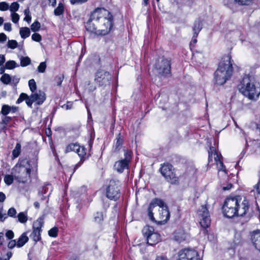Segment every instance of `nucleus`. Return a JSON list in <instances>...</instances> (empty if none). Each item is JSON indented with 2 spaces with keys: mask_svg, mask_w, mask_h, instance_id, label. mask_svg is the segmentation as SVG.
Returning <instances> with one entry per match:
<instances>
[{
  "mask_svg": "<svg viewBox=\"0 0 260 260\" xmlns=\"http://www.w3.org/2000/svg\"><path fill=\"white\" fill-rule=\"evenodd\" d=\"M113 16L104 8L95 9L86 23L85 27L88 31L96 35L105 36L109 34L113 26Z\"/></svg>",
  "mask_w": 260,
  "mask_h": 260,
  "instance_id": "1",
  "label": "nucleus"
},
{
  "mask_svg": "<svg viewBox=\"0 0 260 260\" xmlns=\"http://www.w3.org/2000/svg\"><path fill=\"white\" fill-rule=\"evenodd\" d=\"M238 88L240 93L250 100L255 101L259 96L260 87L254 77L249 75L243 78Z\"/></svg>",
  "mask_w": 260,
  "mask_h": 260,
  "instance_id": "2",
  "label": "nucleus"
},
{
  "mask_svg": "<svg viewBox=\"0 0 260 260\" xmlns=\"http://www.w3.org/2000/svg\"><path fill=\"white\" fill-rule=\"evenodd\" d=\"M231 57L228 55L224 57L219 63L218 67L214 73V82L218 85L224 84L233 74V67Z\"/></svg>",
  "mask_w": 260,
  "mask_h": 260,
  "instance_id": "3",
  "label": "nucleus"
},
{
  "mask_svg": "<svg viewBox=\"0 0 260 260\" xmlns=\"http://www.w3.org/2000/svg\"><path fill=\"white\" fill-rule=\"evenodd\" d=\"M31 168L29 161L26 159H19L12 169V174L18 182L25 183L30 179Z\"/></svg>",
  "mask_w": 260,
  "mask_h": 260,
  "instance_id": "4",
  "label": "nucleus"
},
{
  "mask_svg": "<svg viewBox=\"0 0 260 260\" xmlns=\"http://www.w3.org/2000/svg\"><path fill=\"white\" fill-rule=\"evenodd\" d=\"M237 205L238 203L237 196L227 198L222 207L223 213L224 216L228 218L237 216Z\"/></svg>",
  "mask_w": 260,
  "mask_h": 260,
  "instance_id": "5",
  "label": "nucleus"
},
{
  "mask_svg": "<svg viewBox=\"0 0 260 260\" xmlns=\"http://www.w3.org/2000/svg\"><path fill=\"white\" fill-rule=\"evenodd\" d=\"M120 182L118 180H111L106 188L107 197L112 200H118L120 196Z\"/></svg>",
  "mask_w": 260,
  "mask_h": 260,
  "instance_id": "6",
  "label": "nucleus"
},
{
  "mask_svg": "<svg viewBox=\"0 0 260 260\" xmlns=\"http://www.w3.org/2000/svg\"><path fill=\"white\" fill-rule=\"evenodd\" d=\"M155 74L158 77H165L171 72L170 61L167 59L158 60L155 63L154 70Z\"/></svg>",
  "mask_w": 260,
  "mask_h": 260,
  "instance_id": "7",
  "label": "nucleus"
},
{
  "mask_svg": "<svg viewBox=\"0 0 260 260\" xmlns=\"http://www.w3.org/2000/svg\"><path fill=\"white\" fill-rule=\"evenodd\" d=\"M154 231L153 227L149 225L145 226L142 230L143 235L146 237L147 243L149 245H155L160 241V235Z\"/></svg>",
  "mask_w": 260,
  "mask_h": 260,
  "instance_id": "8",
  "label": "nucleus"
},
{
  "mask_svg": "<svg viewBox=\"0 0 260 260\" xmlns=\"http://www.w3.org/2000/svg\"><path fill=\"white\" fill-rule=\"evenodd\" d=\"M198 214L201 225L204 229L208 228L211 223V219L207 205H202L198 210Z\"/></svg>",
  "mask_w": 260,
  "mask_h": 260,
  "instance_id": "9",
  "label": "nucleus"
},
{
  "mask_svg": "<svg viewBox=\"0 0 260 260\" xmlns=\"http://www.w3.org/2000/svg\"><path fill=\"white\" fill-rule=\"evenodd\" d=\"M112 76L109 72L104 70H98L95 76L94 81L99 86H106L110 84Z\"/></svg>",
  "mask_w": 260,
  "mask_h": 260,
  "instance_id": "10",
  "label": "nucleus"
},
{
  "mask_svg": "<svg viewBox=\"0 0 260 260\" xmlns=\"http://www.w3.org/2000/svg\"><path fill=\"white\" fill-rule=\"evenodd\" d=\"M159 171L161 175L171 183H174L177 181V178L174 172V168L172 165L164 164L161 165Z\"/></svg>",
  "mask_w": 260,
  "mask_h": 260,
  "instance_id": "11",
  "label": "nucleus"
},
{
  "mask_svg": "<svg viewBox=\"0 0 260 260\" xmlns=\"http://www.w3.org/2000/svg\"><path fill=\"white\" fill-rule=\"evenodd\" d=\"M124 155V159L116 161L114 165L115 169L119 173H122L124 169L128 168V164L132 159V152L125 150Z\"/></svg>",
  "mask_w": 260,
  "mask_h": 260,
  "instance_id": "12",
  "label": "nucleus"
},
{
  "mask_svg": "<svg viewBox=\"0 0 260 260\" xmlns=\"http://www.w3.org/2000/svg\"><path fill=\"white\" fill-rule=\"evenodd\" d=\"M44 223L43 218L40 217L33 223V230L30 237L36 242L41 239V233L42 231V228L44 226Z\"/></svg>",
  "mask_w": 260,
  "mask_h": 260,
  "instance_id": "13",
  "label": "nucleus"
},
{
  "mask_svg": "<svg viewBox=\"0 0 260 260\" xmlns=\"http://www.w3.org/2000/svg\"><path fill=\"white\" fill-rule=\"evenodd\" d=\"M177 260H200V259L198 252L196 250L186 248L179 251Z\"/></svg>",
  "mask_w": 260,
  "mask_h": 260,
  "instance_id": "14",
  "label": "nucleus"
},
{
  "mask_svg": "<svg viewBox=\"0 0 260 260\" xmlns=\"http://www.w3.org/2000/svg\"><path fill=\"white\" fill-rule=\"evenodd\" d=\"M209 157L208 161L209 162L212 161L213 157H214V161L217 164V167L219 171H222L225 172V168L223 165L222 161V156L220 154L216 151V149L213 147H210V149L208 151Z\"/></svg>",
  "mask_w": 260,
  "mask_h": 260,
  "instance_id": "15",
  "label": "nucleus"
},
{
  "mask_svg": "<svg viewBox=\"0 0 260 260\" xmlns=\"http://www.w3.org/2000/svg\"><path fill=\"white\" fill-rule=\"evenodd\" d=\"M238 205H237V216H243L248 213L249 209V201L245 198L237 196Z\"/></svg>",
  "mask_w": 260,
  "mask_h": 260,
  "instance_id": "16",
  "label": "nucleus"
},
{
  "mask_svg": "<svg viewBox=\"0 0 260 260\" xmlns=\"http://www.w3.org/2000/svg\"><path fill=\"white\" fill-rule=\"evenodd\" d=\"M251 240L253 245L260 252V231H254L251 235Z\"/></svg>",
  "mask_w": 260,
  "mask_h": 260,
  "instance_id": "17",
  "label": "nucleus"
},
{
  "mask_svg": "<svg viewBox=\"0 0 260 260\" xmlns=\"http://www.w3.org/2000/svg\"><path fill=\"white\" fill-rule=\"evenodd\" d=\"M31 94L34 97L35 102L39 105L42 104L46 99L45 93L40 90Z\"/></svg>",
  "mask_w": 260,
  "mask_h": 260,
  "instance_id": "18",
  "label": "nucleus"
},
{
  "mask_svg": "<svg viewBox=\"0 0 260 260\" xmlns=\"http://www.w3.org/2000/svg\"><path fill=\"white\" fill-rule=\"evenodd\" d=\"M18 110V107L16 106H10L8 105H4L2 106L1 113L4 116L7 115L10 113H14Z\"/></svg>",
  "mask_w": 260,
  "mask_h": 260,
  "instance_id": "19",
  "label": "nucleus"
},
{
  "mask_svg": "<svg viewBox=\"0 0 260 260\" xmlns=\"http://www.w3.org/2000/svg\"><path fill=\"white\" fill-rule=\"evenodd\" d=\"M160 214V218L163 221H167L170 218V212L168 207H165L160 210H159Z\"/></svg>",
  "mask_w": 260,
  "mask_h": 260,
  "instance_id": "20",
  "label": "nucleus"
},
{
  "mask_svg": "<svg viewBox=\"0 0 260 260\" xmlns=\"http://www.w3.org/2000/svg\"><path fill=\"white\" fill-rule=\"evenodd\" d=\"M28 237L26 235V233H23L18 238L17 241V247H21L28 241Z\"/></svg>",
  "mask_w": 260,
  "mask_h": 260,
  "instance_id": "21",
  "label": "nucleus"
},
{
  "mask_svg": "<svg viewBox=\"0 0 260 260\" xmlns=\"http://www.w3.org/2000/svg\"><path fill=\"white\" fill-rule=\"evenodd\" d=\"M202 29V24L201 21L197 20L194 22L193 27V34L195 37H198L199 32Z\"/></svg>",
  "mask_w": 260,
  "mask_h": 260,
  "instance_id": "22",
  "label": "nucleus"
},
{
  "mask_svg": "<svg viewBox=\"0 0 260 260\" xmlns=\"http://www.w3.org/2000/svg\"><path fill=\"white\" fill-rule=\"evenodd\" d=\"M123 144V139L121 137V135L119 133L116 139V142L114 144L113 148L115 151H118L121 148Z\"/></svg>",
  "mask_w": 260,
  "mask_h": 260,
  "instance_id": "23",
  "label": "nucleus"
},
{
  "mask_svg": "<svg viewBox=\"0 0 260 260\" xmlns=\"http://www.w3.org/2000/svg\"><path fill=\"white\" fill-rule=\"evenodd\" d=\"M19 34L22 39H26L30 36V29L27 27H21L20 28Z\"/></svg>",
  "mask_w": 260,
  "mask_h": 260,
  "instance_id": "24",
  "label": "nucleus"
},
{
  "mask_svg": "<svg viewBox=\"0 0 260 260\" xmlns=\"http://www.w3.org/2000/svg\"><path fill=\"white\" fill-rule=\"evenodd\" d=\"M150 204H153L154 208L155 206H158L161 208V209L162 208H164L165 207H167L164 202L162 200L159 199H155Z\"/></svg>",
  "mask_w": 260,
  "mask_h": 260,
  "instance_id": "25",
  "label": "nucleus"
},
{
  "mask_svg": "<svg viewBox=\"0 0 260 260\" xmlns=\"http://www.w3.org/2000/svg\"><path fill=\"white\" fill-rule=\"evenodd\" d=\"M21 146L20 143H17L15 147L12 151V155L13 158H16L19 156L21 152Z\"/></svg>",
  "mask_w": 260,
  "mask_h": 260,
  "instance_id": "26",
  "label": "nucleus"
},
{
  "mask_svg": "<svg viewBox=\"0 0 260 260\" xmlns=\"http://www.w3.org/2000/svg\"><path fill=\"white\" fill-rule=\"evenodd\" d=\"M78 148H79V145L76 143H71L69 144L65 150V152L66 153L71 152V151H75L76 152L77 150H78Z\"/></svg>",
  "mask_w": 260,
  "mask_h": 260,
  "instance_id": "27",
  "label": "nucleus"
},
{
  "mask_svg": "<svg viewBox=\"0 0 260 260\" xmlns=\"http://www.w3.org/2000/svg\"><path fill=\"white\" fill-rule=\"evenodd\" d=\"M64 12V6L63 4L60 3L58 4L57 7L55 9L54 11V14L56 16H60Z\"/></svg>",
  "mask_w": 260,
  "mask_h": 260,
  "instance_id": "28",
  "label": "nucleus"
},
{
  "mask_svg": "<svg viewBox=\"0 0 260 260\" xmlns=\"http://www.w3.org/2000/svg\"><path fill=\"white\" fill-rule=\"evenodd\" d=\"M14 179H15L14 175L7 174L5 176L4 180L6 184L9 186L13 183Z\"/></svg>",
  "mask_w": 260,
  "mask_h": 260,
  "instance_id": "29",
  "label": "nucleus"
},
{
  "mask_svg": "<svg viewBox=\"0 0 260 260\" xmlns=\"http://www.w3.org/2000/svg\"><path fill=\"white\" fill-rule=\"evenodd\" d=\"M76 153L80 156L81 159H82L86 154V149L84 146H80L79 145V148H78V150H77Z\"/></svg>",
  "mask_w": 260,
  "mask_h": 260,
  "instance_id": "30",
  "label": "nucleus"
},
{
  "mask_svg": "<svg viewBox=\"0 0 260 260\" xmlns=\"http://www.w3.org/2000/svg\"><path fill=\"white\" fill-rule=\"evenodd\" d=\"M175 240L180 243L182 241H184L185 239V235L183 232H177L175 233L174 236Z\"/></svg>",
  "mask_w": 260,
  "mask_h": 260,
  "instance_id": "31",
  "label": "nucleus"
},
{
  "mask_svg": "<svg viewBox=\"0 0 260 260\" xmlns=\"http://www.w3.org/2000/svg\"><path fill=\"white\" fill-rule=\"evenodd\" d=\"M18 221L22 223L26 222L27 220V215L26 213L20 212L17 216Z\"/></svg>",
  "mask_w": 260,
  "mask_h": 260,
  "instance_id": "32",
  "label": "nucleus"
},
{
  "mask_svg": "<svg viewBox=\"0 0 260 260\" xmlns=\"http://www.w3.org/2000/svg\"><path fill=\"white\" fill-rule=\"evenodd\" d=\"M20 65L21 67H26L29 65L31 62V60L28 56L21 57L20 58Z\"/></svg>",
  "mask_w": 260,
  "mask_h": 260,
  "instance_id": "33",
  "label": "nucleus"
},
{
  "mask_svg": "<svg viewBox=\"0 0 260 260\" xmlns=\"http://www.w3.org/2000/svg\"><path fill=\"white\" fill-rule=\"evenodd\" d=\"M1 80L3 83L8 84L11 80V78L9 74H4L1 78Z\"/></svg>",
  "mask_w": 260,
  "mask_h": 260,
  "instance_id": "34",
  "label": "nucleus"
},
{
  "mask_svg": "<svg viewBox=\"0 0 260 260\" xmlns=\"http://www.w3.org/2000/svg\"><path fill=\"white\" fill-rule=\"evenodd\" d=\"M17 66L16 62L14 60L8 61L5 64V68L7 69H13Z\"/></svg>",
  "mask_w": 260,
  "mask_h": 260,
  "instance_id": "35",
  "label": "nucleus"
},
{
  "mask_svg": "<svg viewBox=\"0 0 260 260\" xmlns=\"http://www.w3.org/2000/svg\"><path fill=\"white\" fill-rule=\"evenodd\" d=\"M58 229L57 227H53L48 231V235L50 237L55 238L58 235Z\"/></svg>",
  "mask_w": 260,
  "mask_h": 260,
  "instance_id": "36",
  "label": "nucleus"
},
{
  "mask_svg": "<svg viewBox=\"0 0 260 260\" xmlns=\"http://www.w3.org/2000/svg\"><path fill=\"white\" fill-rule=\"evenodd\" d=\"M94 220L95 222L100 223L103 220V213L101 212H96L94 215Z\"/></svg>",
  "mask_w": 260,
  "mask_h": 260,
  "instance_id": "37",
  "label": "nucleus"
},
{
  "mask_svg": "<svg viewBox=\"0 0 260 260\" xmlns=\"http://www.w3.org/2000/svg\"><path fill=\"white\" fill-rule=\"evenodd\" d=\"M29 10L28 8H27L24 10V14L25 15V17L24 18V21H26L28 23H30L31 20V16L30 15Z\"/></svg>",
  "mask_w": 260,
  "mask_h": 260,
  "instance_id": "38",
  "label": "nucleus"
},
{
  "mask_svg": "<svg viewBox=\"0 0 260 260\" xmlns=\"http://www.w3.org/2000/svg\"><path fill=\"white\" fill-rule=\"evenodd\" d=\"M40 27H41V24L38 21H35L31 25V29L34 32L38 31L40 29Z\"/></svg>",
  "mask_w": 260,
  "mask_h": 260,
  "instance_id": "39",
  "label": "nucleus"
},
{
  "mask_svg": "<svg viewBox=\"0 0 260 260\" xmlns=\"http://www.w3.org/2000/svg\"><path fill=\"white\" fill-rule=\"evenodd\" d=\"M19 8V4L17 2H13L10 6V11L12 13H15L16 11H18Z\"/></svg>",
  "mask_w": 260,
  "mask_h": 260,
  "instance_id": "40",
  "label": "nucleus"
},
{
  "mask_svg": "<svg viewBox=\"0 0 260 260\" xmlns=\"http://www.w3.org/2000/svg\"><path fill=\"white\" fill-rule=\"evenodd\" d=\"M28 85L30 88V90L32 92H34L37 89V85L36 82L34 79H32L29 80L28 81Z\"/></svg>",
  "mask_w": 260,
  "mask_h": 260,
  "instance_id": "41",
  "label": "nucleus"
},
{
  "mask_svg": "<svg viewBox=\"0 0 260 260\" xmlns=\"http://www.w3.org/2000/svg\"><path fill=\"white\" fill-rule=\"evenodd\" d=\"M153 208H154L153 204H149L148 208V214L149 218L152 221H153L154 220V218L153 216V213L152 212Z\"/></svg>",
  "mask_w": 260,
  "mask_h": 260,
  "instance_id": "42",
  "label": "nucleus"
},
{
  "mask_svg": "<svg viewBox=\"0 0 260 260\" xmlns=\"http://www.w3.org/2000/svg\"><path fill=\"white\" fill-rule=\"evenodd\" d=\"M18 43L16 40H9L8 42V47L11 49H14L17 47Z\"/></svg>",
  "mask_w": 260,
  "mask_h": 260,
  "instance_id": "43",
  "label": "nucleus"
},
{
  "mask_svg": "<svg viewBox=\"0 0 260 260\" xmlns=\"http://www.w3.org/2000/svg\"><path fill=\"white\" fill-rule=\"evenodd\" d=\"M28 98V96L27 94L24 93H21L19 96V98L16 101V104H18L21 103L24 100H26V99Z\"/></svg>",
  "mask_w": 260,
  "mask_h": 260,
  "instance_id": "44",
  "label": "nucleus"
},
{
  "mask_svg": "<svg viewBox=\"0 0 260 260\" xmlns=\"http://www.w3.org/2000/svg\"><path fill=\"white\" fill-rule=\"evenodd\" d=\"M12 120V118L11 117L6 115L2 118L1 121L4 124V125L7 126L8 124Z\"/></svg>",
  "mask_w": 260,
  "mask_h": 260,
  "instance_id": "45",
  "label": "nucleus"
},
{
  "mask_svg": "<svg viewBox=\"0 0 260 260\" xmlns=\"http://www.w3.org/2000/svg\"><path fill=\"white\" fill-rule=\"evenodd\" d=\"M46 68V62H42L40 63L39 66L38 67V71L40 73H44L45 71Z\"/></svg>",
  "mask_w": 260,
  "mask_h": 260,
  "instance_id": "46",
  "label": "nucleus"
},
{
  "mask_svg": "<svg viewBox=\"0 0 260 260\" xmlns=\"http://www.w3.org/2000/svg\"><path fill=\"white\" fill-rule=\"evenodd\" d=\"M253 0H235L236 3L240 5H248Z\"/></svg>",
  "mask_w": 260,
  "mask_h": 260,
  "instance_id": "47",
  "label": "nucleus"
},
{
  "mask_svg": "<svg viewBox=\"0 0 260 260\" xmlns=\"http://www.w3.org/2000/svg\"><path fill=\"white\" fill-rule=\"evenodd\" d=\"M63 78H64V76L62 74L59 75L55 77V80L57 85H58V86L61 85L62 82L63 80Z\"/></svg>",
  "mask_w": 260,
  "mask_h": 260,
  "instance_id": "48",
  "label": "nucleus"
},
{
  "mask_svg": "<svg viewBox=\"0 0 260 260\" xmlns=\"http://www.w3.org/2000/svg\"><path fill=\"white\" fill-rule=\"evenodd\" d=\"M31 39L34 41L40 42L42 40V37L39 34L34 33L31 36Z\"/></svg>",
  "mask_w": 260,
  "mask_h": 260,
  "instance_id": "49",
  "label": "nucleus"
},
{
  "mask_svg": "<svg viewBox=\"0 0 260 260\" xmlns=\"http://www.w3.org/2000/svg\"><path fill=\"white\" fill-rule=\"evenodd\" d=\"M25 102H26V104H27V105L29 107H30V108L32 107V103L34 102H35V100L34 99V97L32 96V94H31L29 97L28 96V98L25 101Z\"/></svg>",
  "mask_w": 260,
  "mask_h": 260,
  "instance_id": "50",
  "label": "nucleus"
},
{
  "mask_svg": "<svg viewBox=\"0 0 260 260\" xmlns=\"http://www.w3.org/2000/svg\"><path fill=\"white\" fill-rule=\"evenodd\" d=\"M16 211L14 208L11 207L9 209L7 215L12 217H16Z\"/></svg>",
  "mask_w": 260,
  "mask_h": 260,
  "instance_id": "51",
  "label": "nucleus"
},
{
  "mask_svg": "<svg viewBox=\"0 0 260 260\" xmlns=\"http://www.w3.org/2000/svg\"><path fill=\"white\" fill-rule=\"evenodd\" d=\"M12 21L14 23H17L19 20V15L16 13H11Z\"/></svg>",
  "mask_w": 260,
  "mask_h": 260,
  "instance_id": "52",
  "label": "nucleus"
},
{
  "mask_svg": "<svg viewBox=\"0 0 260 260\" xmlns=\"http://www.w3.org/2000/svg\"><path fill=\"white\" fill-rule=\"evenodd\" d=\"M9 8V4L7 3L6 2H1L0 3V10L1 11H6L8 10Z\"/></svg>",
  "mask_w": 260,
  "mask_h": 260,
  "instance_id": "53",
  "label": "nucleus"
},
{
  "mask_svg": "<svg viewBox=\"0 0 260 260\" xmlns=\"http://www.w3.org/2000/svg\"><path fill=\"white\" fill-rule=\"evenodd\" d=\"M234 3H235V0H223L224 5L230 8L233 6Z\"/></svg>",
  "mask_w": 260,
  "mask_h": 260,
  "instance_id": "54",
  "label": "nucleus"
},
{
  "mask_svg": "<svg viewBox=\"0 0 260 260\" xmlns=\"http://www.w3.org/2000/svg\"><path fill=\"white\" fill-rule=\"evenodd\" d=\"M5 235L6 237L9 240L12 239L14 236V233L11 230L7 231Z\"/></svg>",
  "mask_w": 260,
  "mask_h": 260,
  "instance_id": "55",
  "label": "nucleus"
},
{
  "mask_svg": "<svg viewBox=\"0 0 260 260\" xmlns=\"http://www.w3.org/2000/svg\"><path fill=\"white\" fill-rule=\"evenodd\" d=\"M17 246V242L15 240H11L9 241L8 244V247L10 249H13Z\"/></svg>",
  "mask_w": 260,
  "mask_h": 260,
  "instance_id": "56",
  "label": "nucleus"
},
{
  "mask_svg": "<svg viewBox=\"0 0 260 260\" xmlns=\"http://www.w3.org/2000/svg\"><path fill=\"white\" fill-rule=\"evenodd\" d=\"M73 103L68 102L67 104L63 105L61 107L66 110H70L72 108Z\"/></svg>",
  "mask_w": 260,
  "mask_h": 260,
  "instance_id": "57",
  "label": "nucleus"
},
{
  "mask_svg": "<svg viewBox=\"0 0 260 260\" xmlns=\"http://www.w3.org/2000/svg\"><path fill=\"white\" fill-rule=\"evenodd\" d=\"M4 29L6 31H11L12 30V25L10 23H5L4 24Z\"/></svg>",
  "mask_w": 260,
  "mask_h": 260,
  "instance_id": "58",
  "label": "nucleus"
},
{
  "mask_svg": "<svg viewBox=\"0 0 260 260\" xmlns=\"http://www.w3.org/2000/svg\"><path fill=\"white\" fill-rule=\"evenodd\" d=\"M7 130V126L4 125V123L1 121H0V133L2 132H4V133H6Z\"/></svg>",
  "mask_w": 260,
  "mask_h": 260,
  "instance_id": "59",
  "label": "nucleus"
},
{
  "mask_svg": "<svg viewBox=\"0 0 260 260\" xmlns=\"http://www.w3.org/2000/svg\"><path fill=\"white\" fill-rule=\"evenodd\" d=\"M7 39V36L4 33H0V43H4Z\"/></svg>",
  "mask_w": 260,
  "mask_h": 260,
  "instance_id": "60",
  "label": "nucleus"
},
{
  "mask_svg": "<svg viewBox=\"0 0 260 260\" xmlns=\"http://www.w3.org/2000/svg\"><path fill=\"white\" fill-rule=\"evenodd\" d=\"M72 4H79L86 2L87 0H70Z\"/></svg>",
  "mask_w": 260,
  "mask_h": 260,
  "instance_id": "61",
  "label": "nucleus"
},
{
  "mask_svg": "<svg viewBox=\"0 0 260 260\" xmlns=\"http://www.w3.org/2000/svg\"><path fill=\"white\" fill-rule=\"evenodd\" d=\"M7 214L3 213L2 210H0V221H4L7 218Z\"/></svg>",
  "mask_w": 260,
  "mask_h": 260,
  "instance_id": "62",
  "label": "nucleus"
},
{
  "mask_svg": "<svg viewBox=\"0 0 260 260\" xmlns=\"http://www.w3.org/2000/svg\"><path fill=\"white\" fill-rule=\"evenodd\" d=\"M254 188L256 189L257 193L260 194V179L257 183L254 186Z\"/></svg>",
  "mask_w": 260,
  "mask_h": 260,
  "instance_id": "63",
  "label": "nucleus"
},
{
  "mask_svg": "<svg viewBox=\"0 0 260 260\" xmlns=\"http://www.w3.org/2000/svg\"><path fill=\"white\" fill-rule=\"evenodd\" d=\"M155 260H169V259L166 256L159 255V256H157L156 257Z\"/></svg>",
  "mask_w": 260,
  "mask_h": 260,
  "instance_id": "64",
  "label": "nucleus"
}]
</instances>
